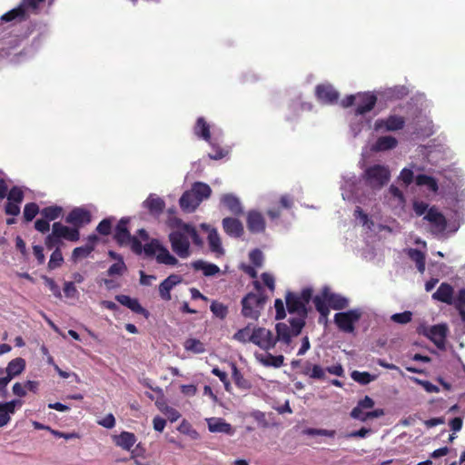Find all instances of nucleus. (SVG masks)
Instances as JSON below:
<instances>
[{"label": "nucleus", "instance_id": "393cba45", "mask_svg": "<svg viewBox=\"0 0 465 465\" xmlns=\"http://www.w3.org/2000/svg\"><path fill=\"white\" fill-rule=\"evenodd\" d=\"M136 441V436L129 431H123L119 435L114 436L115 445L128 451L131 450Z\"/></svg>", "mask_w": 465, "mask_h": 465}, {"label": "nucleus", "instance_id": "c756f323", "mask_svg": "<svg viewBox=\"0 0 465 465\" xmlns=\"http://www.w3.org/2000/svg\"><path fill=\"white\" fill-rule=\"evenodd\" d=\"M207 241L210 251L212 252L215 253L217 256L224 254V249L222 245V240L216 229L210 230Z\"/></svg>", "mask_w": 465, "mask_h": 465}, {"label": "nucleus", "instance_id": "de8ad7c7", "mask_svg": "<svg viewBox=\"0 0 465 465\" xmlns=\"http://www.w3.org/2000/svg\"><path fill=\"white\" fill-rule=\"evenodd\" d=\"M93 252V247L91 245H84L76 247L74 249L72 253L73 260L76 261L80 258H85L88 257L91 252Z\"/></svg>", "mask_w": 465, "mask_h": 465}, {"label": "nucleus", "instance_id": "4468645a", "mask_svg": "<svg viewBox=\"0 0 465 465\" xmlns=\"http://www.w3.org/2000/svg\"><path fill=\"white\" fill-rule=\"evenodd\" d=\"M129 222L130 219L128 217H123L114 229V239L121 246L128 245V242H130L132 237L128 229Z\"/></svg>", "mask_w": 465, "mask_h": 465}, {"label": "nucleus", "instance_id": "6ab92c4d", "mask_svg": "<svg viewBox=\"0 0 465 465\" xmlns=\"http://www.w3.org/2000/svg\"><path fill=\"white\" fill-rule=\"evenodd\" d=\"M206 420L208 429L211 432L224 433L230 436L233 435L235 432L232 426L222 418H210Z\"/></svg>", "mask_w": 465, "mask_h": 465}, {"label": "nucleus", "instance_id": "e2e57ef3", "mask_svg": "<svg viewBox=\"0 0 465 465\" xmlns=\"http://www.w3.org/2000/svg\"><path fill=\"white\" fill-rule=\"evenodd\" d=\"M400 178L406 185H409L413 181V172L411 169L403 168L400 173Z\"/></svg>", "mask_w": 465, "mask_h": 465}, {"label": "nucleus", "instance_id": "c03bdc74", "mask_svg": "<svg viewBox=\"0 0 465 465\" xmlns=\"http://www.w3.org/2000/svg\"><path fill=\"white\" fill-rule=\"evenodd\" d=\"M114 221V217H109L102 220L96 227L97 232L104 236L109 235L112 231V224Z\"/></svg>", "mask_w": 465, "mask_h": 465}, {"label": "nucleus", "instance_id": "c9c22d12", "mask_svg": "<svg viewBox=\"0 0 465 465\" xmlns=\"http://www.w3.org/2000/svg\"><path fill=\"white\" fill-rule=\"evenodd\" d=\"M339 93L330 84H322V100L329 104L338 102Z\"/></svg>", "mask_w": 465, "mask_h": 465}, {"label": "nucleus", "instance_id": "79ce46f5", "mask_svg": "<svg viewBox=\"0 0 465 465\" xmlns=\"http://www.w3.org/2000/svg\"><path fill=\"white\" fill-rule=\"evenodd\" d=\"M353 381L356 382L366 385L369 384L371 381H373L374 377L371 376L367 371H353L351 374Z\"/></svg>", "mask_w": 465, "mask_h": 465}, {"label": "nucleus", "instance_id": "4c0bfd02", "mask_svg": "<svg viewBox=\"0 0 465 465\" xmlns=\"http://www.w3.org/2000/svg\"><path fill=\"white\" fill-rule=\"evenodd\" d=\"M183 347L185 351H192L196 354L205 351L204 344L200 340L194 338L187 339L183 343Z\"/></svg>", "mask_w": 465, "mask_h": 465}, {"label": "nucleus", "instance_id": "e433bc0d", "mask_svg": "<svg viewBox=\"0 0 465 465\" xmlns=\"http://www.w3.org/2000/svg\"><path fill=\"white\" fill-rule=\"evenodd\" d=\"M25 11L24 10L23 6H17L16 8H14L5 15H2L1 20L4 22H11L14 20H25Z\"/></svg>", "mask_w": 465, "mask_h": 465}, {"label": "nucleus", "instance_id": "bb28decb", "mask_svg": "<svg viewBox=\"0 0 465 465\" xmlns=\"http://www.w3.org/2000/svg\"><path fill=\"white\" fill-rule=\"evenodd\" d=\"M222 203L229 209V211L235 214L241 215L243 213L240 199L232 193H226L222 196Z\"/></svg>", "mask_w": 465, "mask_h": 465}, {"label": "nucleus", "instance_id": "f257e3e1", "mask_svg": "<svg viewBox=\"0 0 465 465\" xmlns=\"http://www.w3.org/2000/svg\"><path fill=\"white\" fill-rule=\"evenodd\" d=\"M169 226L176 228V230L169 233L168 238L173 252L179 258L187 259L191 256L192 251L189 238L192 239L193 243L197 247L203 245V241L193 225L174 217L169 219Z\"/></svg>", "mask_w": 465, "mask_h": 465}, {"label": "nucleus", "instance_id": "423d86ee", "mask_svg": "<svg viewBox=\"0 0 465 465\" xmlns=\"http://www.w3.org/2000/svg\"><path fill=\"white\" fill-rule=\"evenodd\" d=\"M266 302L265 296L261 293H248L242 300V313L244 317L257 320Z\"/></svg>", "mask_w": 465, "mask_h": 465}, {"label": "nucleus", "instance_id": "aec40b11", "mask_svg": "<svg viewBox=\"0 0 465 465\" xmlns=\"http://www.w3.org/2000/svg\"><path fill=\"white\" fill-rule=\"evenodd\" d=\"M143 206L153 215L158 216L165 207L164 201L154 193H151L143 203Z\"/></svg>", "mask_w": 465, "mask_h": 465}, {"label": "nucleus", "instance_id": "f8f14e48", "mask_svg": "<svg viewBox=\"0 0 465 465\" xmlns=\"http://www.w3.org/2000/svg\"><path fill=\"white\" fill-rule=\"evenodd\" d=\"M357 99L358 104L355 109L356 115H363L371 112L377 103V96L371 93H359Z\"/></svg>", "mask_w": 465, "mask_h": 465}, {"label": "nucleus", "instance_id": "774afa93", "mask_svg": "<svg viewBox=\"0 0 465 465\" xmlns=\"http://www.w3.org/2000/svg\"><path fill=\"white\" fill-rule=\"evenodd\" d=\"M5 213L13 216L18 215L20 213L19 203L8 201L5 205Z\"/></svg>", "mask_w": 465, "mask_h": 465}, {"label": "nucleus", "instance_id": "5fc2aeb1", "mask_svg": "<svg viewBox=\"0 0 465 465\" xmlns=\"http://www.w3.org/2000/svg\"><path fill=\"white\" fill-rule=\"evenodd\" d=\"M250 261L256 267H261L263 262V254L259 249L252 250L249 254Z\"/></svg>", "mask_w": 465, "mask_h": 465}, {"label": "nucleus", "instance_id": "4d7b16f0", "mask_svg": "<svg viewBox=\"0 0 465 465\" xmlns=\"http://www.w3.org/2000/svg\"><path fill=\"white\" fill-rule=\"evenodd\" d=\"M12 413L7 411V408L0 402V428L6 426L11 420Z\"/></svg>", "mask_w": 465, "mask_h": 465}, {"label": "nucleus", "instance_id": "58836bf2", "mask_svg": "<svg viewBox=\"0 0 465 465\" xmlns=\"http://www.w3.org/2000/svg\"><path fill=\"white\" fill-rule=\"evenodd\" d=\"M40 213L44 218L48 221H54L59 218L63 213V209L60 206H49L41 210Z\"/></svg>", "mask_w": 465, "mask_h": 465}, {"label": "nucleus", "instance_id": "6e6d98bb", "mask_svg": "<svg viewBox=\"0 0 465 465\" xmlns=\"http://www.w3.org/2000/svg\"><path fill=\"white\" fill-rule=\"evenodd\" d=\"M45 246L47 249L52 250L54 247L56 246V248L61 243V239L58 238L56 233H54V230L52 229V232L48 234L45 241Z\"/></svg>", "mask_w": 465, "mask_h": 465}, {"label": "nucleus", "instance_id": "6e6552de", "mask_svg": "<svg viewBox=\"0 0 465 465\" xmlns=\"http://www.w3.org/2000/svg\"><path fill=\"white\" fill-rule=\"evenodd\" d=\"M251 342L259 346L264 351H269L274 348L276 340L274 339L273 333L263 327H258L253 329L251 334Z\"/></svg>", "mask_w": 465, "mask_h": 465}, {"label": "nucleus", "instance_id": "a878e982", "mask_svg": "<svg viewBox=\"0 0 465 465\" xmlns=\"http://www.w3.org/2000/svg\"><path fill=\"white\" fill-rule=\"evenodd\" d=\"M398 145V140L391 135L379 137L372 144L371 150L373 152H384L394 149Z\"/></svg>", "mask_w": 465, "mask_h": 465}, {"label": "nucleus", "instance_id": "bf43d9fd", "mask_svg": "<svg viewBox=\"0 0 465 465\" xmlns=\"http://www.w3.org/2000/svg\"><path fill=\"white\" fill-rule=\"evenodd\" d=\"M365 415H366V411H364V410L361 407H360L358 404L351 411V418L361 420L362 422L367 421V418L365 417Z\"/></svg>", "mask_w": 465, "mask_h": 465}, {"label": "nucleus", "instance_id": "9b49d317", "mask_svg": "<svg viewBox=\"0 0 465 465\" xmlns=\"http://www.w3.org/2000/svg\"><path fill=\"white\" fill-rule=\"evenodd\" d=\"M322 293H323L324 303H326L332 310H343L349 305V301L347 298L341 294L331 292L328 287H323L322 289Z\"/></svg>", "mask_w": 465, "mask_h": 465}, {"label": "nucleus", "instance_id": "2f4dec72", "mask_svg": "<svg viewBox=\"0 0 465 465\" xmlns=\"http://www.w3.org/2000/svg\"><path fill=\"white\" fill-rule=\"evenodd\" d=\"M408 256L411 261L415 262L417 270L420 273H423L425 272L426 265L425 254L418 249L411 248L408 250Z\"/></svg>", "mask_w": 465, "mask_h": 465}, {"label": "nucleus", "instance_id": "a19ab883", "mask_svg": "<svg viewBox=\"0 0 465 465\" xmlns=\"http://www.w3.org/2000/svg\"><path fill=\"white\" fill-rule=\"evenodd\" d=\"M210 310L215 317L221 320H223L228 314V307L217 301L211 303Z\"/></svg>", "mask_w": 465, "mask_h": 465}, {"label": "nucleus", "instance_id": "9d476101", "mask_svg": "<svg viewBox=\"0 0 465 465\" xmlns=\"http://www.w3.org/2000/svg\"><path fill=\"white\" fill-rule=\"evenodd\" d=\"M25 368V361L23 358H15L9 361L7 367L5 370V378L0 379V390L5 389V387L12 381V379L21 374L24 371Z\"/></svg>", "mask_w": 465, "mask_h": 465}, {"label": "nucleus", "instance_id": "ea45409f", "mask_svg": "<svg viewBox=\"0 0 465 465\" xmlns=\"http://www.w3.org/2000/svg\"><path fill=\"white\" fill-rule=\"evenodd\" d=\"M232 376L234 383L242 389L250 388V382L245 380L234 363H232Z\"/></svg>", "mask_w": 465, "mask_h": 465}, {"label": "nucleus", "instance_id": "ddd939ff", "mask_svg": "<svg viewBox=\"0 0 465 465\" xmlns=\"http://www.w3.org/2000/svg\"><path fill=\"white\" fill-rule=\"evenodd\" d=\"M65 222L78 228L84 224H88L91 222V213L84 208L76 207L68 213L65 218Z\"/></svg>", "mask_w": 465, "mask_h": 465}, {"label": "nucleus", "instance_id": "5701e85b", "mask_svg": "<svg viewBox=\"0 0 465 465\" xmlns=\"http://www.w3.org/2000/svg\"><path fill=\"white\" fill-rule=\"evenodd\" d=\"M424 219L430 222L440 232H442L446 229L447 220L445 216L434 207L429 209L428 213L424 216Z\"/></svg>", "mask_w": 465, "mask_h": 465}, {"label": "nucleus", "instance_id": "37998d69", "mask_svg": "<svg viewBox=\"0 0 465 465\" xmlns=\"http://www.w3.org/2000/svg\"><path fill=\"white\" fill-rule=\"evenodd\" d=\"M64 262L63 254L59 247H57L51 254L48 267L51 270H54L55 268H58L61 266V264Z\"/></svg>", "mask_w": 465, "mask_h": 465}, {"label": "nucleus", "instance_id": "8fccbe9b", "mask_svg": "<svg viewBox=\"0 0 465 465\" xmlns=\"http://www.w3.org/2000/svg\"><path fill=\"white\" fill-rule=\"evenodd\" d=\"M251 334L250 327L247 326L235 332L233 339L242 343L251 342Z\"/></svg>", "mask_w": 465, "mask_h": 465}, {"label": "nucleus", "instance_id": "a211bd4d", "mask_svg": "<svg viewBox=\"0 0 465 465\" xmlns=\"http://www.w3.org/2000/svg\"><path fill=\"white\" fill-rule=\"evenodd\" d=\"M54 233L60 239H65L70 242H77L80 238L78 228H71L62 224L61 223H54L52 226Z\"/></svg>", "mask_w": 465, "mask_h": 465}, {"label": "nucleus", "instance_id": "c85d7f7f", "mask_svg": "<svg viewBox=\"0 0 465 465\" xmlns=\"http://www.w3.org/2000/svg\"><path fill=\"white\" fill-rule=\"evenodd\" d=\"M192 268L195 271H202L205 277H211L220 272V268L214 264L203 260H197L191 263Z\"/></svg>", "mask_w": 465, "mask_h": 465}, {"label": "nucleus", "instance_id": "2eb2a0df", "mask_svg": "<svg viewBox=\"0 0 465 465\" xmlns=\"http://www.w3.org/2000/svg\"><path fill=\"white\" fill-rule=\"evenodd\" d=\"M247 228L252 233H261L265 230V220L258 211H250L247 214Z\"/></svg>", "mask_w": 465, "mask_h": 465}, {"label": "nucleus", "instance_id": "603ef678", "mask_svg": "<svg viewBox=\"0 0 465 465\" xmlns=\"http://www.w3.org/2000/svg\"><path fill=\"white\" fill-rule=\"evenodd\" d=\"M412 313L409 311H405L403 312L395 313L391 316V320L394 322L406 324L411 321Z\"/></svg>", "mask_w": 465, "mask_h": 465}, {"label": "nucleus", "instance_id": "0e129e2a", "mask_svg": "<svg viewBox=\"0 0 465 465\" xmlns=\"http://www.w3.org/2000/svg\"><path fill=\"white\" fill-rule=\"evenodd\" d=\"M49 222L50 221L46 220L45 218L36 220L35 223V230L43 233L47 232L50 229Z\"/></svg>", "mask_w": 465, "mask_h": 465}, {"label": "nucleus", "instance_id": "13d9d810", "mask_svg": "<svg viewBox=\"0 0 465 465\" xmlns=\"http://www.w3.org/2000/svg\"><path fill=\"white\" fill-rule=\"evenodd\" d=\"M64 292L67 298H76L78 296V291L72 282H66L64 283Z\"/></svg>", "mask_w": 465, "mask_h": 465}, {"label": "nucleus", "instance_id": "7ed1b4c3", "mask_svg": "<svg viewBox=\"0 0 465 465\" xmlns=\"http://www.w3.org/2000/svg\"><path fill=\"white\" fill-rule=\"evenodd\" d=\"M312 289L304 288L301 293L288 292L285 297L287 310L293 318H302L304 322L307 317V305L310 303Z\"/></svg>", "mask_w": 465, "mask_h": 465}, {"label": "nucleus", "instance_id": "4be33fe9", "mask_svg": "<svg viewBox=\"0 0 465 465\" xmlns=\"http://www.w3.org/2000/svg\"><path fill=\"white\" fill-rule=\"evenodd\" d=\"M115 300L135 313L143 314L145 316L148 315V312L143 307H142L139 301L135 298H131L130 296L124 294H119L115 296Z\"/></svg>", "mask_w": 465, "mask_h": 465}, {"label": "nucleus", "instance_id": "0eeeda50", "mask_svg": "<svg viewBox=\"0 0 465 465\" xmlns=\"http://www.w3.org/2000/svg\"><path fill=\"white\" fill-rule=\"evenodd\" d=\"M361 317V312L357 310H350L344 312H337L334 315V322L343 332L351 333L355 330V323Z\"/></svg>", "mask_w": 465, "mask_h": 465}, {"label": "nucleus", "instance_id": "f704fd0d", "mask_svg": "<svg viewBox=\"0 0 465 465\" xmlns=\"http://www.w3.org/2000/svg\"><path fill=\"white\" fill-rule=\"evenodd\" d=\"M419 186H427L431 192L436 193L439 190L437 180L427 174H418L415 179Z\"/></svg>", "mask_w": 465, "mask_h": 465}, {"label": "nucleus", "instance_id": "338daca9", "mask_svg": "<svg viewBox=\"0 0 465 465\" xmlns=\"http://www.w3.org/2000/svg\"><path fill=\"white\" fill-rule=\"evenodd\" d=\"M371 432L370 429L361 428L358 430L344 434V438H365Z\"/></svg>", "mask_w": 465, "mask_h": 465}, {"label": "nucleus", "instance_id": "1a4fd4ad", "mask_svg": "<svg viewBox=\"0 0 465 465\" xmlns=\"http://www.w3.org/2000/svg\"><path fill=\"white\" fill-rule=\"evenodd\" d=\"M405 118L397 114H391L386 118L378 119L374 123V130L377 132H396L403 129Z\"/></svg>", "mask_w": 465, "mask_h": 465}, {"label": "nucleus", "instance_id": "473e14b6", "mask_svg": "<svg viewBox=\"0 0 465 465\" xmlns=\"http://www.w3.org/2000/svg\"><path fill=\"white\" fill-rule=\"evenodd\" d=\"M256 359L264 366H272L279 368L283 364V356H273L270 353L267 354H255Z\"/></svg>", "mask_w": 465, "mask_h": 465}, {"label": "nucleus", "instance_id": "680f3d73", "mask_svg": "<svg viewBox=\"0 0 465 465\" xmlns=\"http://www.w3.org/2000/svg\"><path fill=\"white\" fill-rule=\"evenodd\" d=\"M274 307H275V311H276L275 319L282 320V319L285 318L286 312H285L284 304H283L282 301L280 299L275 300Z\"/></svg>", "mask_w": 465, "mask_h": 465}, {"label": "nucleus", "instance_id": "cd10ccee", "mask_svg": "<svg viewBox=\"0 0 465 465\" xmlns=\"http://www.w3.org/2000/svg\"><path fill=\"white\" fill-rule=\"evenodd\" d=\"M453 297V288L447 282H442L438 290L432 294L434 300L451 304Z\"/></svg>", "mask_w": 465, "mask_h": 465}, {"label": "nucleus", "instance_id": "f3484780", "mask_svg": "<svg viewBox=\"0 0 465 465\" xmlns=\"http://www.w3.org/2000/svg\"><path fill=\"white\" fill-rule=\"evenodd\" d=\"M182 282V277L178 274H171L164 279L159 285V294L163 301L171 300L172 289Z\"/></svg>", "mask_w": 465, "mask_h": 465}, {"label": "nucleus", "instance_id": "3c124183", "mask_svg": "<svg viewBox=\"0 0 465 465\" xmlns=\"http://www.w3.org/2000/svg\"><path fill=\"white\" fill-rule=\"evenodd\" d=\"M43 280L45 283V285L49 288V290L52 292L53 295L56 298H61L62 293L60 287L56 284V282L47 276H43Z\"/></svg>", "mask_w": 465, "mask_h": 465}, {"label": "nucleus", "instance_id": "7c9ffc66", "mask_svg": "<svg viewBox=\"0 0 465 465\" xmlns=\"http://www.w3.org/2000/svg\"><path fill=\"white\" fill-rule=\"evenodd\" d=\"M190 191L199 199L200 203L208 199L212 193L210 186L202 182L194 183Z\"/></svg>", "mask_w": 465, "mask_h": 465}, {"label": "nucleus", "instance_id": "864d4df0", "mask_svg": "<svg viewBox=\"0 0 465 465\" xmlns=\"http://www.w3.org/2000/svg\"><path fill=\"white\" fill-rule=\"evenodd\" d=\"M24 199V193L23 191L18 188V187H13L8 195H7V200L10 201V202H15V203H22Z\"/></svg>", "mask_w": 465, "mask_h": 465}, {"label": "nucleus", "instance_id": "f03ea898", "mask_svg": "<svg viewBox=\"0 0 465 465\" xmlns=\"http://www.w3.org/2000/svg\"><path fill=\"white\" fill-rule=\"evenodd\" d=\"M289 323L288 325L285 322H279L275 325L276 336L274 339L276 343L279 341L285 346V351L292 349V339L297 337L305 325L302 318H290Z\"/></svg>", "mask_w": 465, "mask_h": 465}, {"label": "nucleus", "instance_id": "72a5a7b5", "mask_svg": "<svg viewBox=\"0 0 465 465\" xmlns=\"http://www.w3.org/2000/svg\"><path fill=\"white\" fill-rule=\"evenodd\" d=\"M194 134L211 143L210 126L203 117H199L197 119L196 124L194 126Z\"/></svg>", "mask_w": 465, "mask_h": 465}, {"label": "nucleus", "instance_id": "dca6fc26", "mask_svg": "<svg viewBox=\"0 0 465 465\" xmlns=\"http://www.w3.org/2000/svg\"><path fill=\"white\" fill-rule=\"evenodd\" d=\"M448 328L444 324H437L431 326L426 335L427 337L433 341V343L438 348H442L445 344V340L447 336Z\"/></svg>", "mask_w": 465, "mask_h": 465}, {"label": "nucleus", "instance_id": "412c9836", "mask_svg": "<svg viewBox=\"0 0 465 465\" xmlns=\"http://www.w3.org/2000/svg\"><path fill=\"white\" fill-rule=\"evenodd\" d=\"M223 228L231 237H240L243 233L242 223L236 218L226 217L223 220Z\"/></svg>", "mask_w": 465, "mask_h": 465}, {"label": "nucleus", "instance_id": "052dcab7", "mask_svg": "<svg viewBox=\"0 0 465 465\" xmlns=\"http://www.w3.org/2000/svg\"><path fill=\"white\" fill-rule=\"evenodd\" d=\"M128 245L131 246L132 251L136 254H141L143 252V246L141 242L135 237L132 236L130 238V242H128Z\"/></svg>", "mask_w": 465, "mask_h": 465}, {"label": "nucleus", "instance_id": "20e7f679", "mask_svg": "<svg viewBox=\"0 0 465 465\" xmlns=\"http://www.w3.org/2000/svg\"><path fill=\"white\" fill-rule=\"evenodd\" d=\"M362 178L367 186L379 190L390 181L391 172L385 165L374 164L364 171Z\"/></svg>", "mask_w": 465, "mask_h": 465}, {"label": "nucleus", "instance_id": "39448f33", "mask_svg": "<svg viewBox=\"0 0 465 465\" xmlns=\"http://www.w3.org/2000/svg\"><path fill=\"white\" fill-rule=\"evenodd\" d=\"M143 252L148 257L155 256L156 262L160 264L175 266L179 262L177 258L157 239H152L149 242L145 243L143 245Z\"/></svg>", "mask_w": 465, "mask_h": 465}, {"label": "nucleus", "instance_id": "b1692460", "mask_svg": "<svg viewBox=\"0 0 465 465\" xmlns=\"http://www.w3.org/2000/svg\"><path fill=\"white\" fill-rule=\"evenodd\" d=\"M179 203L182 210L185 213H193L200 205L199 199L190 190L183 193Z\"/></svg>", "mask_w": 465, "mask_h": 465}, {"label": "nucleus", "instance_id": "a18cd8bd", "mask_svg": "<svg viewBox=\"0 0 465 465\" xmlns=\"http://www.w3.org/2000/svg\"><path fill=\"white\" fill-rule=\"evenodd\" d=\"M39 212V207L36 203H26L24 208V218L26 222H31Z\"/></svg>", "mask_w": 465, "mask_h": 465}, {"label": "nucleus", "instance_id": "49530a36", "mask_svg": "<svg viewBox=\"0 0 465 465\" xmlns=\"http://www.w3.org/2000/svg\"><path fill=\"white\" fill-rule=\"evenodd\" d=\"M126 271H127V267H126L124 261H120L119 262H114V264H112L106 272H107L108 276H114V275L121 276Z\"/></svg>", "mask_w": 465, "mask_h": 465}, {"label": "nucleus", "instance_id": "09e8293b", "mask_svg": "<svg viewBox=\"0 0 465 465\" xmlns=\"http://www.w3.org/2000/svg\"><path fill=\"white\" fill-rule=\"evenodd\" d=\"M411 380L422 386L423 389L429 392V393H438L440 391V389L438 386L432 384L430 381H423V380H420L419 378H416V377H411Z\"/></svg>", "mask_w": 465, "mask_h": 465}, {"label": "nucleus", "instance_id": "69168bd1", "mask_svg": "<svg viewBox=\"0 0 465 465\" xmlns=\"http://www.w3.org/2000/svg\"><path fill=\"white\" fill-rule=\"evenodd\" d=\"M98 424L106 429H112L115 425L114 416L112 413H109L103 420H99Z\"/></svg>", "mask_w": 465, "mask_h": 465}]
</instances>
